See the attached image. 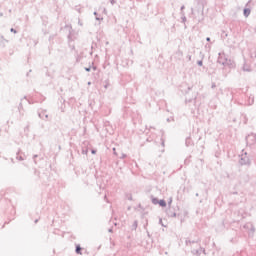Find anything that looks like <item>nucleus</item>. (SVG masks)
<instances>
[{
    "label": "nucleus",
    "mask_w": 256,
    "mask_h": 256,
    "mask_svg": "<svg viewBox=\"0 0 256 256\" xmlns=\"http://www.w3.org/2000/svg\"><path fill=\"white\" fill-rule=\"evenodd\" d=\"M158 205H160V207H167V202H165V200H159Z\"/></svg>",
    "instance_id": "nucleus-1"
},
{
    "label": "nucleus",
    "mask_w": 256,
    "mask_h": 256,
    "mask_svg": "<svg viewBox=\"0 0 256 256\" xmlns=\"http://www.w3.org/2000/svg\"><path fill=\"white\" fill-rule=\"evenodd\" d=\"M244 15L247 17L248 15H251V10L250 9H244Z\"/></svg>",
    "instance_id": "nucleus-2"
},
{
    "label": "nucleus",
    "mask_w": 256,
    "mask_h": 256,
    "mask_svg": "<svg viewBox=\"0 0 256 256\" xmlns=\"http://www.w3.org/2000/svg\"><path fill=\"white\" fill-rule=\"evenodd\" d=\"M153 205H159V200L157 198L152 199Z\"/></svg>",
    "instance_id": "nucleus-3"
},
{
    "label": "nucleus",
    "mask_w": 256,
    "mask_h": 256,
    "mask_svg": "<svg viewBox=\"0 0 256 256\" xmlns=\"http://www.w3.org/2000/svg\"><path fill=\"white\" fill-rule=\"evenodd\" d=\"M76 253H77L78 255H81V246H77V247H76Z\"/></svg>",
    "instance_id": "nucleus-4"
},
{
    "label": "nucleus",
    "mask_w": 256,
    "mask_h": 256,
    "mask_svg": "<svg viewBox=\"0 0 256 256\" xmlns=\"http://www.w3.org/2000/svg\"><path fill=\"white\" fill-rule=\"evenodd\" d=\"M173 202V200L172 199H170V202H169V204L171 205V203Z\"/></svg>",
    "instance_id": "nucleus-5"
},
{
    "label": "nucleus",
    "mask_w": 256,
    "mask_h": 256,
    "mask_svg": "<svg viewBox=\"0 0 256 256\" xmlns=\"http://www.w3.org/2000/svg\"><path fill=\"white\" fill-rule=\"evenodd\" d=\"M11 31L15 33V30L11 29Z\"/></svg>",
    "instance_id": "nucleus-6"
},
{
    "label": "nucleus",
    "mask_w": 256,
    "mask_h": 256,
    "mask_svg": "<svg viewBox=\"0 0 256 256\" xmlns=\"http://www.w3.org/2000/svg\"><path fill=\"white\" fill-rule=\"evenodd\" d=\"M11 31L15 33V30L11 29Z\"/></svg>",
    "instance_id": "nucleus-7"
},
{
    "label": "nucleus",
    "mask_w": 256,
    "mask_h": 256,
    "mask_svg": "<svg viewBox=\"0 0 256 256\" xmlns=\"http://www.w3.org/2000/svg\"><path fill=\"white\" fill-rule=\"evenodd\" d=\"M207 41H210V38H207Z\"/></svg>",
    "instance_id": "nucleus-8"
},
{
    "label": "nucleus",
    "mask_w": 256,
    "mask_h": 256,
    "mask_svg": "<svg viewBox=\"0 0 256 256\" xmlns=\"http://www.w3.org/2000/svg\"><path fill=\"white\" fill-rule=\"evenodd\" d=\"M86 71H89V68H87V70Z\"/></svg>",
    "instance_id": "nucleus-9"
},
{
    "label": "nucleus",
    "mask_w": 256,
    "mask_h": 256,
    "mask_svg": "<svg viewBox=\"0 0 256 256\" xmlns=\"http://www.w3.org/2000/svg\"><path fill=\"white\" fill-rule=\"evenodd\" d=\"M92 153H95V151H92Z\"/></svg>",
    "instance_id": "nucleus-10"
}]
</instances>
